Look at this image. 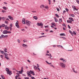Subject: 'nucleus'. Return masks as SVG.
<instances>
[{
    "mask_svg": "<svg viewBox=\"0 0 79 79\" xmlns=\"http://www.w3.org/2000/svg\"><path fill=\"white\" fill-rule=\"evenodd\" d=\"M8 33H9V34H11V32L10 31H7V34H8Z\"/></svg>",
    "mask_w": 79,
    "mask_h": 79,
    "instance_id": "39",
    "label": "nucleus"
},
{
    "mask_svg": "<svg viewBox=\"0 0 79 79\" xmlns=\"http://www.w3.org/2000/svg\"><path fill=\"white\" fill-rule=\"evenodd\" d=\"M19 22L18 21H17L15 23V26L17 27V28H19Z\"/></svg>",
    "mask_w": 79,
    "mask_h": 79,
    "instance_id": "5",
    "label": "nucleus"
},
{
    "mask_svg": "<svg viewBox=\"0 0 79 79\" xmlns=\"http://www.w3.org/2000/svg\"><path fill=\"white\" fill-rule=\"evenodd\" d=\"M33 68H34L35 69H37V68H38V67H37V66H36L35 65L34 66Z\"/></svg>",
    "mask_w": 79,
    "mask_h": 79,
    "instance_id": "22",
    "label": "nucleus"
},
{
    "mask_svg": "<svg viewBox=\"0 0 79 79\" xmlns=\"http://www.w3.org/2000/svg\"><path fill=\"white\" fill-rule=\"evenodd\" d=\"M7 50H8V49L6 48H5L4 49V52H5L6 53L7 52Z\"/></svg>",
    "mask_w": 79,
    "mask_h": 79,
    "instance_id": "26",
    "label": "nucleus"
},
{
    "mask_svg": "<svg viewBox=\"0 0 79 79\" xmlns=\"http://www.w3.org/2000/svg\"><path fill=\"white\" fill-rule=\"evenodd\" d=\"M7 30H5L3 31L2 33L3 34H7Z\"/></svg>",
    "mask_w": 79,
    "mask_h": 79,
    "instance_id": "11",
    "label": "nucleus"
},
{
    "mask_svg": "<svg viewBox=\"0 0 79 79\" xmlns=\"http://www.w3.org/2000/svg\"><path fill=\"white\" fill-rule=\"evenodd\" d=\"M18 43H20V40L19 39L17 40Z\"/></svg>",
    "mask_w": 79,
    "mask_h": 79,
    "instance_id": "51",
    "label": "nucleus"
},
{
    "mask_svg": "<svg viewBox=\"0 0 79 79\" xmlns=\"http://www.w3.org/2000/svg\"><path fill=\"white\" fill-rule=\"evenodd\" d=\"M26 24L28 26H30L31 24V22L28 20H26Z\"/></svg>",
    "mask_w": 79,
    "mask_h": 79,
    "instance_id": "1",
    "label": "nucleus"
},
{
    "mask_svg": "<svg viewBox=\"0 0 79 79\" xmlns=\"http://www.w3.org/2000/svg\"><path fill=\"white\" fill-rule=\"evenodd\" d=\"M40 7L42 9L44 8H45V6L44 5H41Z\"/></svg>",
    "mask_w": 79,
    "mask_h": 79,
    "instance_id": "17",
    "label": "nucleus"
},
{
    "mask_svg": "<svg viewBox=\"0 0 79 79\" xmlns=\"http://www.w3.org/2000/svg\"><path fill=\"white\" fill-rule=\"evenodd\" d=\"M23 41L24 42H27V40H23Z\"/></svg>",
    "mask_w": 79,
    "mask_h": 79,
    "instance_id": "37",
    "label": "nucleus"
},
{
    "mask_svg": "<svg viewBox=\"0 0 79 79\" xmlns=\"http://www.w3.org/2000/svg\"><path fill=\"white\" fill-rule=\"evenodd\" d=\"M37 67H39L40 66V65H39L38 64H37Z\"/></svg>",
    "mask_w": 79,
    "mask_h": 79,
    "instance_id": "61",
    "label": "nucleus"
},
{
    "mask_svg": "<svg viewBox=\"0 0 79 79\" xmlns=\"http://www.w3.org/2000/svg\"><path fill=\"white\" fill-rule=\"evenodd\" d=\"M60 61H62L63 63H66V60L63 58H60Z\"/></svg>",
    "mask_w": 79,
    "mask_h": 79,
    "instance_id": "3",
    "label": "nucleus"
},
{
    "mask_svg": "<svg viewBox=\"0 0 79 79\" xmlns=\"http://www.w3.org/2000/svg\"><path fill=\"white\" fill-rule=\"evenodd\" d=\"M8 18L10 19V20H13V18L10 15H9L8 16Z\"/></svg>",
    "mask_w": 79,
    "mask_h": 79,
    "instance_id": "13",
    "label": "nucleus"
},
{
    "mask_svg": "<svg viewBox=\"0 0 79 79\" xmlns=\"http://www.w3.org/2000/svg\"><path fill=\"white\" fill-rule=\"evenodd\" d=\"M24 78L25 79H29V77H24Z\"/></svg>",
    "mask_w": 79,
    "mask_h": 79,
    "instance_id": "53",
    "label": "nucleus"
},
{
    "mask_svg": "<svg viewBox=\"0 0 79 79\" xmlns=\"http://www.w3.org/2000/svg\"><path fill=\"white\" fill-rule=\"evenodd\" d=\"M69 32L70 34H71V35H72V36H73V32H72V31H71V30H69Z\"/></svg>",
    "mask_w": 79,
    "mask_h": 79,
    "instance_id": "25",
    "label": "nucleus"
},
{
    "mask_svg": "<svg viewBox=\"0 0 79 79\" xmlns=\"http://www.w3.org/2000/svg\"><path fill=\"white\" fill-rule=\"evenodd\" d=\"M8 35H4V37H8Z\"/></svg>",
    "mask_w": 79,
    "mask_h": 79,
    "instance_id": "48",
    "label": "nucleus"
},
{
    "mask_svg": "<svg viewBox=\"0 0 79 79\" xmlns=\"http://www.w3.org/2000/svg\"><path fill=\"white\" fill-rule=\"evenodd\" d=\"M37 69H38L39 71H40V69L39 67H38Z\"/></svg>",
    "mask_w": 79,
    "mask_h": 79,
    "instance_id": "56",
    "label": "nucleus"
},
{
    "mask_svg": "<svg viewBox=\"0 0 79 79\" xmlns=\"http://www.w3.org/2000/svg\"><path fill=\"white\" fill-rule=\"evenodd\" d=\"M18 77H19V76H16L15 77V79H18Z\"/></svg>",
    "mask_w": 79,
    "mask_h": 79,
    "instance_id": "58",
    "label": "nucleus"
},
{
    "mask_svg": "<svg viewBox=\"0 0 79 79\" xmlns=\"http://www.w3.org/2000/svg\"><path fill=\"white\" fill-rule=\"evenodd\" d=\"M0 52L1 53H2V54H3V53H4V52H3V51H2L1 50H0Z\"/></svg>",
    "mask_w": 79,
    "mask_h": 79,
    "instance_id": "40",
    "label": "nucleus"
},
{
    "mask_svg": "<svg viewBox=\"0 0 79 79\" xmlns=\"http://www.w3.org/2000/svg\"><path fill=\"white\" fill-rule=\"evenodd\" d=\"M28 62H29V63H31V61H30V60H27Z\"/></svg>",
    "mask_w": 79,
    "mask_h": 79,
    "instance_id": "57",
    "label": "nucleus"
},
{
    "mask_svg": "<svg viewBox=\"0 0 79 79\" xmlns=\"http://www.w3.org/2000/svg\"><path fill=\"white\" fill-rule=\"evenodd\" d=\"M5 24H3L2 25V27H5Z\"/></svg>",
    "mask_w": 79,
    "mask_h": 79,
    "instance_id": "62",
    "label": "nucleus"
},
{
    "mask_svg": "<svg viewBox=\"0 0 79 79\" xmlns=\"http://www.w3.org/2000/svg\"><path fill=\"white\" fill-rule=\"evenodd\" d=\"M63 26H64V27H66V25L65 24H64V23L63 24Z\"/></svg>",
    "mask_w": 79,
    "mask_h": 79,
    "instance_id": "49",
    "label": "nucleus"
},
{
    "mask_svg": "<svg viewBox=\"0 0 79 79\" xmlns=\"http://www.w3.org/2000/svg\"><path fill=\"white\" fill-rule=\"evenodd\" d=\"M5 23L6 24H8V22L7 21H5Z\"/></svg>",
    "mask_w": 79,
    "mask_h": 79,
    "instance_id": "50",
    "label": "nucleus"
},
{
    "mask_svg": "<svg viewBox=\"0 0 79 79\" xmlns=\"http://www.w3.org/2000/svg\"><path fill=\"white\" fill-rule=\"evenodd\" d=\"M50 66L51 67H52V68H55V67L53 66V64H51L50 65Z\"/></svg>",
    "mask_w": 79,
    "mask_h": 79,
    "instance_id": "31",
    "label": "nucleus"
},
{
    "mask_svg": "<svg viewBox=\"0 0 79 79\" xmlns=\"http://www.w3.org/2000/svg\"><path fill=\"white\" fill-rule=\"evenodd\" d=\"M71 16H72V17H74V15L73 14H71Z\"/></svg>",
    "mask_w": 79,
    "mask_h": 79,
    "instance_id": "43",
    "label": "nucleus"
},
{
    "mask_svg": "<svg viewBox=\"0 0 79 79\" xmlns=\"http://www.w3.org/2000/svg\"><path fill=\"white\" fill-rule=\"evenodd\" d=\"M44 27L45 28H48V26H44Z\"/></svg>",
    "mask_w": 79,
    "mask_h": 79,
    "instance_id": "46",
    "label": "nucleus"
},
{
    "mask_svg": "<svg viewBox=\"0 0 79 79\" xmlns=\"http://www.w3.org/2000/svg\"><path fill=\"white\" fill-rule=\"evenodd\" d=\"M27 74H28V76L29 77H32V75H31V72H30V71L29 72V71H27Z\"/></svg>",
    "mask_w": 79,
    "mask_h": 79,
    "instance_id": "7",
    "label": "nucleus"
},
{
    "mask_svg": "<svg viewBox=\"0 0 79 79\" xmlns=\"http://www.w3.org/2000/svg\"><path fill=\"white\" fill-rule=\"evenodd\" d=\"M50 55L47 53L46 54V56H50L48 57V58H50L51 59V60H52V59L51 58L52 57V55H51V54L50 53Z\"/></svg>",
    "mask_w": 79,
    "mask_h": 79,
    "instance_id": "4",
    "label": "nucleus"
},
{
    "mask_svg": "<svg viewBox=\"0 0 79 79\" xmlns=\"http://www.w3.org/2000/svg\"><path fill=\"white\" fill-rule=\"evenodd\" d=\"M4 55H5V56H8V54H7V53H4Z\"/></svg>",
    "mask_w": 79,
    "mask_h": 79,
    "instance_id": "35",
    "label": "nucleus"
},
{
    "mask_svg": "<svg viewBox=\"0 0 79 79\" xmlns=\"http://www.w3.org/2000/svg\"><path fill=\"white\" fill-rule=\"evenodd\" d=\"M49 5H51V1L49 2Z\"/></svg>",
    "mask_w": 79,
    "mask_h": 79,
    "instance_id": "63",
    "label": "nucleus"
},
{
    "mask_svg": "<svg viewBox=\"0 0 79 79\" xmlns=\"http://www.w3.org/2000/svg\"><path fill=\"white\" fill-rule=\"evenodd\" d=\"M10 27H13V24L11 23L10 25Z\"/></svg>",
    "mask_w": 79,
    "mask_h": 79,
    "instance_id": "30",
    "label": "nucleus"
},
{
    "mask_svg": "<svg viewBox=\"0 0 79 79\" xmlns=\"http://www.w3.org/2000/svg\"><path fill=\"white\" fill-rule=\"evenodd\" d=\"M55 16L56 17H57V18H59V17L58 15L56 14H55Z\"/></svg>",
    "mask_w": 79,
    "mask_h": 79,
    "instance_id": "34",
    "label": "nucleus"
},
{
    "mask_svg": "<svg viewBox=\"0 0 79 79\" xmlns=\"http://www.w3.org/2000/svg\"><path fill=\"white\" fill-rule=\"evenodd\" d=\"M5 29H6L7 31H8L9 30V27H8V26L7 25H6L5 26Z\"/></svg>",
    "mask_w": 79,
    "mask_h": 79,
    "instance_id": "14",
    "label": "nucleus"
},
{
    "mask_svg": "<svg viewBox=\"0 0 79 79\" xmlns=\"http://www.w3.org/2000/svg\"><path fill=\"white\" fill-rule=\"evenodd\" d=\"M54 19L55 20V22H58V20L56 19V17H54Z\"/></svg>",
    "mask_w": 79,
    "mask_h": 79,
    "instance_id": "28",
    "label": "nucleus"
},
{
    "mask_svg": "<svg viewBox=\"0 0 79 79\" xmlns=\"http://www.w3.org/2000/svg\"><path fill=\"white\" fill-rule=\"evenodd\" d=\"M60 48H63V47L62 46L60 45Z\"/></svg>",
    "mask_w": 79,
    "mask_h": 79,
    "instance_id": "59",
    "label": "nucleus"
},
{
    "mask_svg": "<svg viewBox=\"0 0 79 79\" xmlns=\"http://www.w3.org/2000/svg\"><path fill=\"white\" fill-rule=\"evenodd\" d=\"M45 8L46 9H48V6H45Z\"/></svg>",
    "mask_w": 79,
    "mask_h": 79,
    "instance_id": "38",
    "label": "nucleus"
},
{
    "mask_svg": "<svg viewBox=\"0 0 79 79\" xmlns=\"http://www.w3.org/2000/svg\"><path fill=\"white\" fill-rule=\"evenodd\" d=\"M6 73H7V72H8L9 71H10V70L9 69H8V68H6Z\"/></svg>",
    "mask_w": 79,
    "mask_h": 79,
    "instance_id": "20",
    "label": "nucleus"
},
{
    "mask_svg": "<svg viewBox=\"0 0 79 79\" xmlns=\"http://www.w3.org/2000/svg\"><path fill=\"white\" fill-rule=\"evenodd\" d=\"M25 19L24 18H23L22 19V23L23 24H26V22H25Z\"/></svg>",
    "mask_w": 79,
    "mask_h": 79,
    "instance_id": "9",
    "label": "nucleus"
},
{
    "mask_svg": "<svg viewBox=\"0 0 79 79\" xmlns=\"http://www.w3.org/2000/svg\"><path fill=\"white\" fill-rule=\"evenodd\" d=\"M62 19H60V22H62Z\"/></svg>",
    "mask_w": 79,
    "mask_h": 79,
    "instance_id": "54",
    "label": "nucleus"
},
{
    "mask_svg": "<svg viewBox=\"0 0 79 79\" xmlns=\"http://www.w3.org/2000/svg\"><path fill=\"white\" fill-rule=\"evenodd\" d=\"M73 10H74V11H75V10H76V11H77V10H78V9H76L75 7L74 8V9H73Z\"/></svg>",
    "mask_w": 79,
    "mask_h": 79,
    "instance_id": "33",
    "label": "nucleus"
},
{
    "mask_svg": "<svg viewBox=\"0 0 79 79\" xmlns=\"http://www.w3.org/2000/svg\"><path fill=\"white\" fill-rule=\"evenodd\" d=\"M69 19H70V21H74V19H73V18H72V17H70L69 18Z\"/></svg>",
    "mask_w": 79,
    "mask_h": 79,
    "instance_id": "16",
    "label": "nucleus"
},
{
    "mask_svg": "<svg viewBox=\"0 0 79 79\" xmlns=\"http://www.w3.org/2000/svg\"><path fill=\"white\" fill-rule=\"evenodd\" d=\"M68 27H69V29H71V27H70V26L69 25H68Z\"/></svg>",
    "mask_w": 79,
    "mask_h": 79,
    "instance_id": "52",
    "label": "nucleus"
},
{
    "mask_svg": "<svg viewBox=\"0 0 79 79\" xmlns=\"http://www.w3.org/2000/svg\"><path fill=\"white\" fill-rule=\"evenodd\" d=\"M60 65L63 68H64L66 66V64H65L64 63H60Z\"/></svg>",
    "mask_w": 79,
    "mask_h": 79,
    "instance_id": "2",
    "label": "nucleus"
},
{
    "mask_svg": "<svg viewBox=\"0 0 79 79\" xmlns=\"http://www.w3.org/2000/svg\"><path fill=\"white\" fill-rule=\"evenodd\" d=\"M33 18L35 20H37L38 19V18L36 16H34L33 17Z\"/></svg>",
    "mask_w": 79,
    "mask_h": 79,
    "instance_id": "15",
    "label": "nucleus"
},
{
    "mask_svg": "<svg viewBox=\"0 0 79 79\" xmlns=\"http://www.w3.org/2000/svg\"><path fill=\"white\" fill-rule=\"evenodd\" d=\"M7 74H9L10 76H11V75L12 74V73H11V71H9L8 72H7Z\"/></svg>",
    "mask_w": 79,
    "mask_h": 79,
    "instance_id": "12",
    "label": "nucleus"
},
{
    "mask_svg": "<svg viewBox=\"0 0 79 79\" xmlns=\"http://www.w3.org/2000/svg\"><path fill=\"white\" fill-rule=\"evenodd\" d=\"M1 19H2L3 20H5V18L4 17H2L1 18Z\"/></svg>",
    "mask_w": 79,
    "mask_h": 79,
    "instance_id": "45",
    "label": "nucleus"
},
{
    "mask_svg": "<svg viewBox=\"0 0 79 79\" xmlns=\"http://www.w3.org/2000/svg\"><path fill=\"white\" fill-rule=\"evenodd\" d=\"M2 13H6V11L5 10H2Z\"/></svg>",
    "mask_w": 79,
    "mask_h": 79,
    "instance_id": "42",
    "label": "nucleus"
},
{
    "mask_svg": "<svg viewBox=\"0 0 79 79\" xmlns=\"http://www.w3.org/2000/svg\"><path fill=\"white\" fill-rule=\"evenodd\" d=\"M5 58L6 59V60H10V58H8V57L6 56H5Z\"/></svg>",
    "mask_w": 79,
    "mask_h": 79,
    "instance_id": "27",
    "label": "nucleus"
},
{
    "mask_svg": "<svg viewBox=\"0 0 79 79\" xmlns=\"http://www.w3.org/2000/svg\"><path fill=\"white\" fill-rule=\"evenodd\" d=\"M46 62L47 63V64H52V63H48V61H47V60L46 61Z\"/></svg>",
    "mask_w": 79,
    "mask_h": 79,
    "instance_id": "29",
    "label": "nucleus"
},
{
    "mask_svg": "<svg viewBox=\"0 0 79 79\" xmlns=\"http://www.w3.org/2000/svg\"><path fill=\"white\" fill-rule=\"evenodd\" d=\"M4 38V35H2L1 36H0V39H2V38Z\"/></svg>",
    "mask_w": 79,
    "mask_h": 79,
    "instance_id": "24",
    "label": "nucleus"
},
{
    "mask_svg": "<svg viewBox=\"0 0 79 79\" xmlns=\"http://www.w3.org/2000/svg\"><path fill=\"white\" fill-rule=\"evenodd\" d=\"M30 73H31V74H32L33 76L35 75V73L33 71L30 70Z\"/></svg>",
    "mask_w": 79,
    "mask_h": 79,
    "instance_id": "10",
    "label": "nucleus"
},
{
    "mask_svg": "<svg viewBox=\"0 0 79 79\" xmlns=\"http://www.w3.org/2000/svg\"><path fill=\"white\" fill-rule=\"evenodd\" d=\"M19 74H23V72H21V71H19Z\"/></svg>",
    "mask_w": 79,
    "mask_h": 79,
    "instance_id": "41",
    "label": "nucleus"
},
{
    "mask_svg": "<svg viewBox=\"0 0 79 79\" xmlns=\"http://www.w3.org/2000/svg\"><path fill=\"white\" fill-rule=\"evenodd\" d=\"M16 74H17V75H17L18 76H19V73H16Z\"/></svg>",
    "mask_w": 79,
    "mask_h": 79,
    "instance_id": "47",
    "label": "nucleus"
},
{
    "mask_svg": "<svg viewBox=\"0 0 79 79\" xmlns=\"http://www.w3.org/2000/svg\"><path fill=\"white\" fill-rule=\"evenodd\" d=\"M60 38H62V39H66V38L64 37H60Z\"/></svg>",
    "mask_w": 79,
    "mask_h": 79,
    "instance_id": "44",
    "label": "nucleus"
},
{
    "mask_svg": "<svg viewBox=\"0 0 79 79\" xmlns=\"http://www.w3.org/2000/svg\"><path fill=\"white\" fill-rule=\"evenodd\" d=\"M52 25L53 26H54L55 27H56V24L55 23H51Z\"/></svg>",
    "mask_w": 79,
    "mask_h": 79,
    "instance_id": "18",
    "label": "nucleus"
},
{
    "mask_svg": "<svg viewBox=\"0 0 79 79\" xmlns=\"http://www.w3.org/2000/svg\"><path fill=\"white\" fill-rule=\"evenodd\" d=\"M65 10H66V11H68V10H68V9L67 8H65Z\"/></svg>",
    "mask_w": 79,
    "mask_h": 79,
    "instance_id": "64",
    "label": "nucleus"
},
{
    "mask_svg": "<svg viewBox=\"0 0 79 79\" xmlns=\"http://www.w3.org/2000/svg\"><path fill=\"white\" fill-rule=\"evenodd\" d=\"M31 78L32 79H35V78L34 77H31Z\"/></svg>",
    "mask_w": 79,
    "mask_h": 79,
    "instance_id": "60",
    "label": "nucleus"
},
{
    "mask_svg": "<svg viewBox=\"0 0 79 79\" xmlns=\"http://www.w3.org/2000/svg\"><path fill=\"white\" fill-rule=\"evenodd\" d=\"M67 21L68 23H72V21H70V20H67Z\"/></svg>",
    "mask_w": 79,
    "mask_h": 79,
    "instance_id": "23",
    "label": "nucleus"
},
{
    "mask_svg": "<svg viewBox=\"0 0 79 79\" xmlns=\"http://www.w3.org/2000/svg\"><path fill=\"white\" fill-rule=\"evenodd\" d=\"M22 46L24 48H27V45L23 44Z\"/></svg>",
    "mask_w": 79,
    "mask_h": 79,
    "instance_id": "8",
    "label": "nucleus"
},
{
    "mask_svg": "<svg viewBox=\"0 0 79 79\" xmlns=\"http://www.w3.org/2000/svg\"><path fill=\"white\" fill-rule=\"evenodd\" d=\"M37 26H43V23H38L37 24Z\"/></svg>",
    "mask_w": 79,
    "mask_h": 79,
    "instance_id": "6",
    "label": "nucleus"
},
{
    "mask_svg": "<svg viewBox=\"0 0 79 79\" xmlns=\"http://www.w3.org/2000/svg\"><path fill=\"white\" fill-rule=\"evenodd\" d=\"M4 3L5 4V5H7V2H4Z\"/></svg>",
    "mask_w": 79,
    "mask_h": 79,
    "instance_id": "55",
    "label": "nucleus"
},
{
    "mask_svg": "<svg viewBox=\"0 0 79 79\" xmlns=\"http://www.w3.org/2000/svg\"><path fill=\"white\" fill-rule=\"evenodd\" d=\"M2 8H3V9H4V10H6L8 9H7V8H6L5 6H3V7Z\"/></svg>",
    "mask_w": 79,
    "mask_h": 79,
    "instance_id": "21",
    "label": "nucleus"
},
{
    "mask_svg": "<svg viewBox=\"0 0 79 79\" xmlns=\"http://www.w3.org/2000/svg\"><path fill=\"white\" fill-rule=\"evenodd\" d=\"M73 33L74 35H76V32H75L74 31H73Z\"/></svg>",
    "mask_w": 79,
    "mask_h": 79,
    "instance_id": "32",
    "label": "nucleus"
},
{
    "mask_svg": "<svg viewBox=\"0 0 79 79\" xmlns=\"http://www.w3.org/2000/svg\"><path fill=\"white\" fill-rule=\"evenodd\" d=\"M73 70L74 73H77V72H76L74 71V69L73 68Z\"/></svg>",
    "mask_w": 79,
    "mask_h": 79,
    "instance_id": "36",
    "label": "nucleus"
},
{
    "mask_svg": "<svg viewBox=\"0 0 79 79\" xmlns=\"http://www.w3.org/2000/svg\"><path fill=\"white\" fill-rule=\"evenodd\" d=\"M60 35H61V36H66V35H65V34H64V33H61L60 34Z\"/></svg>",
    "mask_w": 79,
    "mask_h": 79,
    "instance_id": "19",
    "label": "nucleus"
}]
</instances>
